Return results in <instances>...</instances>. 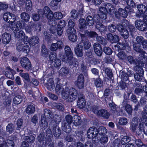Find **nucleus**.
<instances>
[{
  "instance_id": "28",
  "label": "nucleus",
  "mask_w": 147,
  "mask_h": 147,
  "mask_svg": "<svg viewBox=\"0 0 147 147\" xmlns=\"http://www.w3.org/2000/svg\"><path fill=\"white\" fill-rule=\"evenodd\" d=\"M99 18L98 15L94 14L93 18L91 16H88L86 18V21L88 25L90 26H93L95 22L97 21V19Z\"/></svg>"
},
{
  "instance_id": "52",
  "label": "nucleus",
  "mask_w": 147,
  "mask_h": 147,
  "mask_svg": "<svg viewBox=\"0 0 147 147\" xmlns=\"http://www.w3.org/2000/svg\"><path fill=\"white\" fill-rule=\"evenodd\" d=\"M99 11H100L99 14H97V15H98L100 17V20L106 19L107 18V14L108 13L106 12L105 11L101 10L100 7L99 9Z\"/></svg>"
},
{
  "instance_id": "64",
  "label": "nucleus",
  "mask_w": 147,
  "mask_h": 147,
  "mask_svg": "<svg viewBox=\"0 0 147 147\" xmlns=\"http://www.w3.org/2000/svg\"><path fill=\"white\" fill-rule=\"evenodd\" d=\"M147 100L144 97H142L138 103L141 106V107H143L144 108L145 107L146 105H147Z\"/></svg>"
},
{
  "instance_id": "60",
  "label": "nucleus",
  "mask_w": 147,
  "mask_h": 147,
  "mask_svg": "<svg viewBox=\"0 0 147 147\" xmlns=\"http://www.w3.org/2000/svg\"><path fill=\"white\" fill-rule=\"evenodd\" d=\"M103 81L100 78H96L94 81V84L97 88H100L102 86Z\"/></svg>"
},
{
  "instance_id": "43",
  "label": "nucleus",
  "mask_w": 147,
  "mask_h": 147,
  "mask_svg": "<svg viewBox=\"0 0 147 147\" xmlns=\"http://www.w3.org/2000/svg\"><path fill=\"white\" fill-rule=\"evenodd\" d=\"M75 136L77 139L79 141H84L85 139V135L82 131L76 130L75 131Z\"/></svg>"
},
{
  "instance_id": "22",
  "label": "nucleus",
  "mask_w": 147,
  "mask_h": 147,
  "mask_svg": "<svg viewBox=\"0 0 147 147\" xmlns=\"http://www.w3.org/2000/svg\"><path fill=\"white\" fill-rule=\"evenodd\" d=\"M135 26L139 31L145 32L147 30V25L141 20H137L135 21Z\"/></svg>"
},
{
  "instance_id": "19",
  "label": "nucleus",
  "mask_w": 147,
  "mask_h": 147,
  "mask_svg": "<svg viewBox=\"0 0 147 147\" xmlns=\"http://www.w3.org/2000/svg\"><path fill=\"white\" fill-rule=\"evenodd\" d=\"M83 34L79 33L80 37L83 39H88V38H96L98 34L97 33L94 31H89L86 30L83 32Z\"/></svg>"
},
{
  "instance_id": "10",
  "label": "nucleus",
  "mask_w": 147,
  "mask_h": 147,
  "mask_svg": "<svg viewBox=\"0 0 147 147\" xmlns=\"http://www.w3.org/2000/svg\"><path fill=\"white\" fill-rule=\"evenodd\" d=\"M66 23L65 21L64 20H61L58 23L57 27L55 26L53 27V30H51V33L54 35H56V34L59 36H61L63 32V29L65 26Z\"/></svg>"
},
{
  "instance_id": "33",
  "label": "nucleus",
  "mask_w": 147,
  "mask_h": 147,
  "mask_svg": "<svg viewBox=\"0 0 147 147\" xmlns=\"http://www.w3.org/2000/svg\"><path fill=\"white\" fill-rule=\"evenodd\" d=\"M83 47L81 43L78 44L74 48L75 53L78 57H82L83 56Z\"/></svg>"
},
{
  "instance_id": "32",
  "label": "nucleus",
  "mask_w": 147,
  "mask_h": 147,
  "mask_svg": "<svg viewBox=\"0 0 147 147\" xmlns=\"http://www.w3.org/2000/svg\"><path fill=\"white\" fill-rule=\"evenodd\" d=\"M78 26L79 30L81 32H83L85 30L88 25L86 20L82 18H80L79 20Z\"/></svg>"
},
{
  "instance_id": "20",
  "label": "nucleus",
  "mask_w": 147,
  "mask_h": 147,
  "mask_svg": "<svg viewBox=\"0 0 147 147\" xmlns=\"http://www.w3.org/2000/svg\"><path fill=\"white\" fill-rule=\"evenodd\" d=\"M3 20L11 25L13 24L16 20V16L13 14L7 12L5 13L3 15Z\"/></svg>"
},
{
  "instance_id": "46",
  "label": "nucleus",
  "mask_w": 147,
  "mask_h": 147,
  "mask_svg": "<svg viewBox=\"0 0 147 147\" xmlns=\"http://www.w3.org/2000/svg\"><path fill=\"white\" fill-rule=\"evenodd\" d=\"M119 24H118L116 26L115 25L113 24H110L108 26L107 29L109 32L113 33L115 32L116 30H117L119 32V33L121 34V30H119L118 29V25Z\"/></svg>"
},
{
  "instance_id": "45",
  "label": "nucleus",
  "mask_w": 147,
  "mask_h": 147,
  "mask_svg": "<svg viewBox=\"0 0 147 147\" xmlns=\"http://www.w3.org/2000/svg\"><path fill=\"white\" fill-rule=\"evenodd\" d=\"M29 45L30 47L33 46L38 44L39 42V39L37 36H32L29 40Z\"/></svg>"
},
{
  "instance_id": "62",
  "label": "nucleus",
  "mask_w": 147,
  "mask_h": 147,
  "mask_svg": "<svg viewBox=\"0 0 147 147\" xmlns=\"http://www.w3.org/2000/svg\"><path fill=\"white\" fill-rule=\"evenodd\" d=\"M7 131L8 132L9 134H11L14 131L15 127L11 123H9L6 126Z\"/></svg>"
},
{
  "instance_id": "8",
  "label": "nucleus",
  "mask_w": 147,
  "mask_h": 147,
  "mask_svg": "<svg viewBox=\"0 0 147 147\" xmlns=\"http://www.w3.org/2000/svg\"><path fill=\"white\" fill-rule=\"evenodd\" d=\"M30 19L29 14L26 12H22L20 14V20L17 22L16 25L20 28H24L27 25Z\"/></svg>"
},
{
  "instance_id": "59",
  "label": "nucleus",
  "mask_w": 147,
  "mask_h": 147,
  "mask_svg": "<svg viewBox=\"0 0 147 147\" xmlns=\"http://www.w3.org/2000/svg\"><path fill=\"white\" fill-rule=\"evenodd\" d=\"M74 21V20L73 19H70L69 20L68 23V28L67 29H69L70 30H76L74 28V27L75 25V24Z\"/></svg>"
},
{
  "instance_id": "3",
  "label": "nucleus",
  "mask_w": 147,
  "mask_h": 147,
  "mask_svg": "<svg viewBox=\"0 0 147 147\" xmlns=\"http://www.w3.org/2000/svg\"><path fill=\"white\" fill-rule=\"evenodd\" d=\"M54 115L53 112L49 109H45L44 111V114L41 116L40 125L42 129H45L48 126V121H49L53 118Z\"/></svg>"
},
{
  "instance_id": "30",
  "label": "nucleus",
  "mask_w": 147,
  "mask_h": 147,
  "mask_svg": "<svg viewBox=\"0 0 147 147\" xmlns=\"http://www.w3.org/2000/svg\"><path fill=\"white\" fill-rule=\"evenodd\" d=\"M78 99L77 100V105L80 109L84 108L86 105V102L84 96L81 94L78 95Z\"/></svg>"
},
{
  "instance_id": "12",
  "label": "nucleus",
  "mask_w": 147,
  "mask_h": 147,
  "mask_svg": "<svg viewBox=\"0 0 147 147\" xmlns=\"http://www.w3.org/2000/svg\"><path fill=\"white\" fill-rule=\"evenodd\" d=\"M65 54H61L60 57L63 62H67L74 57L73 53L69 46L66 45L65 48Z\"/></svg>"
},
{
  "instance_id": "42",
  "label": "nucleus",
  "mask_w": 147,
  "mask_h": 147,
  "mask_svg": "<svg viewBox=\"0 0 147 147\" xmlns=\"http://www.w3.org/2000/svg\"><path fill=\"white\" fill-rule=\"evenodd\" d=\"M75 136L77 139L79 141H84L85 139V135L82 131L76 130L75 131Z\"/></svg>"
},
{
  "instance_id": "37",
  "label": "nucleus",
  "mask_w": 147,
  "mask_h": 147,
  "mask_svg": "<svg viewBox=\"0 0 147 147\" xmlns=\"http://www.w3.org/2000/svg\"><path fill=\"white\" fill-rule=\"evenodd\" d=\"M11 38V35L7 32L3 33L2 35V40L4 44L7 45L10 42Z\"/></svg>"
},
{
  "instance_id": "9",
  "label": "nucleus",
  "mask_w": 147,
  "mask_h": 147,
  "mask_svg": "<svg viewBox=\"0 0 147 147\" xmlns=\"http://www.w3.org/2000/svg\"><path fill=\"white\" fill-rule=\"evenodd\" d=\"M25 28L27 32L30 34L32 32H37L40 31L41 30V25L40 23H32L25 26Z\"/></svg>"
},
{
  "instance_id": "17",
  "label": "nucleus",
  "mask_w": 147,
  "mask_h": 147,
  "mask_svg": "<svg viewBox=\"0 0 147 147\" xmlns=\"http://www.w3.org/2000/svg\"><path fill=\"white\" fill-rule=\"evenodd\" d=\"M139 60L137 59H134L133 57L131 55H129L127 56L126 60H125L126 61H127L131 64H133L136 65L135 66H140V65H142V64L145 65L147 64V63H145L146 62L142 61L141 58L140 57H138ZM142 61H144V59L142 60Z\"/></svg>"
},
{
  "instance_id": "25",
  "label": "nucleus",
  "mask_w": 147,
  "mask_h": 147,
  "mask_svg": "<svg viewBox=\"0 0 147 147\" xmlns=\"http://www.w3.org/2000/svg\"><path fill=\"white\" fill-rule=\"evenodd\" d=\"M95 129V126L90 127L88 129L87 133V136L89 139H91L93 140V139L97 137L98 136Z\"/></svg>"
},
{
  "instance_id": "16",
  "label": "nucleus",
  "mask_w": 147,
  "mask_h": 147,
  "mask_svg": "<svg viewBox=\"0 0 147 147\" xmlns=\"http://www.w3.org/2000/svg\"><path fill=\"white\" fill-rule=\"evenodd\" d=\"M141 46L137 43H135L133 45L134 49L136 52L141 54V55L140 57L141 58V60H144L142 61L146 62L145 63H147V54L143 51Z\"/></svg>"
},
{
  "instance_id": "23",
  "label": "nucleus",
  "mask_w": 147,
  "mask_h": 147,
  "mask_svg": "<svg viewBox=\"0 0 147 147\" xmlns=\"http://www.w3.org/2000/svg\"><path fill=\"white\" fill-rule=\"evenodd\" d=\"M66 32L68 35V39L72 42H76L78 39V36L76 30L67 29Z\"/></svg>"
},
{
  "instance_id": "39",
  "label": "nucleus",
  "mask_w": 147,
  "mask_h": 147,
  "mask_svg": "<svg viewBox=\"0 0 147 147\" xmlns=\"http://www.w3.org/2000/svg\"><path fill=\"white\" fill-rule=\"evenodd\" d=\"M96 126L95 131L97 133V136L98 135L102 136L105 134L107 132V129L105 127L102 126H100L98 128V126L96 125Z\"/></svg>"
},
{
  "instance_id": "40",
  "label": "nucleus",
  "mask_w": 147,
  "mask_h": 147,
  "mask_svg": "<svg viewBox=\"0 0 147 147\" xmlns=\"http://www.w3.org/2000/svg\"><path fill=\"white\" fill-rule=\"evenodd\" d=\"M37 140L42 145L45 144H47V140H48V139L47 140L45 133H40L38 136Z\"/></svg>"
},
{
  "instance_id": "5",
  "label": "nucleus",
  "mask_w": 147,
  "mask_h": 147,
  "mask_svg": "<svg viewBox=\"0 0 147 147\" xmlns=\"http://www.w3.org/2000/svg\"><path fill=\"white\" fill-rule=\"evenodd\" d=\"M129 7H125L124 9L120 8L118 9V10H116L114 12V15L116 18L120 19L121 18H127L128 14L131 15L135 13L134 9H129Z\"/></svg>"
},
{
  "instance_id": "56",
  "label": "nucleus",
  "mask_w": 147,
  "mask_h": 147,
  "mask_svg": "<svg viewBox=\"0 0 147 147\" xmlns=\"http://www.w3.org/2000/svg\"><path fill=\"white\" fill-rule=\"evenodd\" d=\"M121 80L124 81H127L129 80L128 77L127 73L124 71L120 72Z\"/></svg>"
},
{
  "instance_id": "54",
  "label": "nucleus",
  "mask_w": 147,
  "mask_h": 147,
  "mask_svg": "<svg viewBox=\"0 0 147 147\" xmlns=\"http://www.w3.org/2000/svg\"><path fill=\"white\" fill-rule=\"evenodd\" d=\"M46 133L47 138L48 139V141H49V142L48 143L51 144V138L53 136V134L51 129L49 128H47L46 131Z\"/></svg>"
},
{
  "instance_id": "6",
  "label": "nucleus",
  "mask_w": 147,
  "mask_h": 147,
  "mask_svg": "<svg viewBox=\"0 0 147 147\" xmlns=\"http://www.w3.org/2000/svg\"><path fill=\"white\" fill-rule=\"evenodd\" d=\"M61 120V117L58 116L53 120H52L50 123V125L52 127L53 135L56 138H59L61 134V129L57 125Z\"/></svg>"
},
{
  "instance_id": "7",
  "label": "nucleus",
  "mask_w": 147,
  "mask_h": 147,
  "mask_svg": "<svg viewBox=\"0 0 147 147\" xmlns=\"http://www.w3.org/2000/svg\"><path fill=\"white\" fill-rule=\"evenodd\" d=\"M144 64L140 66H135L134 69L135 70V73L134 74V76L135 80L139 82H143L144 80V70L143 67Z\"/></svg>"
},
{
  "instance_id": "48",
  "label": "nucleus",
  "mask_w": 147,
  "mask_h": 147,
  "mask_svg": "<svg viewBox=\"0 0 147 147\" xmlns=\"http://www.w3.org/2000/svg\"><path fill=\"white\" fill-rule=\"evenodd\" d=\"M80 38L81 39V42L83 43V48H84L85 50L89 49L91 46V44L88 39H83L82 37Z\"/></svg>"
},
{
  "instance_id": "58",
  "label": "nucleus",
  "mask_w": 147,
  "mask_h": 147,
  "mask_svg": "<svg viewBox=\"0 0 147 147\" xmlns=\"http://www.w3.org/2000/svg\"><path fill=\"white\" fill-rule=\"evenodd\" d=\"M23 100V98L20 95H18L15 97L13 99L14 103L18 105Z\"/></svg>"
},
{
  "instance_id": "15",
  "label": "nucleus",
  "mask_w": 147,
  "mask_h": 147,
  "mask_svg": "<svg viewBox=\"0 0 147 147\" xmlns=\"http://www.w3.org/2000/svg\"><path fill=\"white\" fill-rule=\"evenodd\" d=\"M50 20L49 21V24L51 26H56L57 22L56 20L61 19L63 17L62 13L58 11L53 13Z\"/></svg>"
},
{
  "instance_id": "53",
  "label": "nucleus",
  "mask_w": 147,
  "mask_h": 147,
  "mask_svg": "<svg viewBox=\"0 0 147 147\" xmlns=\"http://www.w3.org/2000/svg\"><path fill=\"white\" fill-rule=\"evenodd\" d=\"M96 40L98 43L105 45L107 44V42L106 40L104 38L100 36L97 35L96 38Z\"/></svg>"
},
{
  "instance_id": "14",
  "label": "nucleus",
  "mask_w": 147,
  "mask_h": 147,
  "mask_svg": "<svg viewBox=\"0 0 147 147\" xmlns=\"http://www.w3.org/2000/svg\"><path fill=\"white\" fill-rule=\"evenodd\" d=\"M38 12L40 15H42V18H47L48 20L49 21L50 20L53 13L47 6H45L43 9H39Z\"/></svg>"
},
{
  "instance_id": "47",
  "label": "nucleus",
  "mask_w": 147,
  "mask_h": 147,
  "mask_svg": "<svg viewBox=\"0 0 147 147\" xmlns=\"http://www.w3.org/2000/svg\"><path fill=\"white\" fill-rule=\"evenodd\" d=\"M109 113L105 109H102L99 110L98 116L102 117L108 119L109 116Z\"/></svg>"
},
{
  "instance_id": "29",
  "label": "nucleus",
  "mask_w": 147,
  "mask_h": 147,
  "mask_svg": "<svg viewBox=\"0 0 147 147\" xmlns=\"http://www.w3.org/2000/svg\"><path fill=\"white\" fill-rule=\"evenodd\" d=\"M136 40L137 43L141 45L144 49H147V39H145L142 36H138L136 37Z\"/></svg>"
},
{
  "instance_id": "11",
  "label": "nucleus",
  "mask_w": 147,
  "mask_h": 147,
  "mask_svg": "<svg viewBox=\"0 0 147 147\" xmlns=\"http://www.w3.org/2000/svg\"><path fill=\"white\" fill-rule=\"evenodd\" d=\"M137 6L138 11L137 12L135 13L134 16L137 18H140L145 14H147V4L141 3Z\"/></svg>"
},
{
  "instance_id": "1",
  "label": "nucleus",
  "mask_w": 147,
  "mask_h": 147,
  "mask_svg": "<svg viewBox=\"0 0 147 147\" xmlns=\"http://www.w3.org/2000/svg\"><path fill=\"white\" fill-rule=\"evenodd\" d=\"M55 92L58 95L61 94L63 99H67L71 102L75 100L78 95V90L75 88H72L69 89L67 87L64 90L63 84L60 83L56 85Z\"/></svg>"
},
{
  "instance_id": "51",
  "label": "nucleus",
  "mask_w": 147,
  "mask_h": 147,
  "mask_svg": "<svg viewBox=\"0 0 147 147\" xmlns=\"http://www.w3.org/2000/svg\"><path fill=\"white\" fill-rule=\"evenodd\" d=\"M104 71L106 75L110 80H112V78H114L112 69L108 67H105L104 68Z\"/></svg>"
},
{
  "instance_id": "35",
  "label": "nucleus",
  "mask_w": 147,
  "mask_h": 147,
  "mask_svg": "<svg viewBox=\"0 0 147 147\" xmlns=\"http://www.w3.org/2000/svg\"><path fill=\"white\" fill-rule=\"evenodd\" d=\"M96 22L94 23L95 24V28L99 32H104L106 28L105 26L102 24L103 21L102 20H100V17Z\"/></svg>"
},
{
  "instance_id": "31",
  "label": "nucleus",
  "mask_w": 147,
  "mask_h": 147,
  "mask_svg": "<svg viewBox=\"0 0 147 147\" xmlns=\"http://www.w3.org/2000/svg\"><path fill=\"white\" fill-rule=\"evenodd\" d=\"M6 132L4 129L3 127L0 125V147H3V146L5 143V138L7 136Z\"/></svg>"
},
{
  "instance_id": "27",
  "label": "nucleus",
  "mask_w": 147,
  "mask_h": 147,
  "mask_svg": "<svg viewBox=\"0 0 147 147\" xmlns=\"http://www.w3.org/2000/svg\"><path fill=\"white\" fill-rule=\"evenodd\" d=\"M122 105L124 107V109L129 116H131L133 109L131 105L128 103L127 99H124L122 103Z\"/></svg>"
},
{
  "instance_id": "55",
  "label": "nucleus",
  "mask_w": 147,
  "mask_h": 147,
  "mask_svg": "<svg viewBox=\"0 0 147 147\" xmlns=\"http://www.w3.org/2000/svg\"><path fill=\"white\" fill-rule=\"evenodd\" d=\"M127 5L126 7H129L132 9H134L133 8H135L136 5L133 0H127L126 1Z\"/></svg>"
},
{
  "instance_id": "49",
  "label": "nucleus",
  "mask_w": 147,
  "mask_h": 147,
  "mask_svg": "<svg viewBox=\"0 0 147 147\" xmlns=\"http://www.w3.org/2000/svg\"><path fill=\"white\" fill-rule=\"evenodd\" d=\"M25 111L28 115L32 114L35 111V107L32 105H29L26 109Z\"/></svg>"
},
{
  "instance_id": "50",
  "label": "nucleus",
  "mask_w": 147,
  "mask_h": 147,
  "mask_svg": "<svg viewBox=\"0 0 147 147\" xmlns=\"http://www.w3.org/2000/svg\"><path fill=\"white\" fill-rule=\"evenodd\" d=\"M19 75L24 83L29 82L30 81L29 75L28 73L20 72Z\"/></svg>"
},
{
  "instance_id": "41",
  "label": "nucleus",
  "mask_w": 147,
  "mask_h": 147,
  "mask_svg": "<svg viewBox=\"0 0 147 147\" xmlns=\"http://www.w3.org/2000/svg\"><path fill=\"white\" fill-rule=\"evenodd\" d=\"M47 89L49 90L52 91L55 88V85L53 79L49 78L46 84Z\"/></svg>"
},
{
  "instance_id": "36",
  "label": "nucleus",
  "mask_w": 147,
  "mask_h": 147,
  "mask_svg": "<svg viewBox=\"0 0 147 147\" xmlns=\"http://www.w3.org/2000/svg\"><path fill=\"white\" fill-rule=\"evenodd\" d=\"M7 71L5 72V74L8 78L11 80L14 79V75L16 74V71L11 68L10 66L6 68Z\"/></svg>"
},
{
  "instance_id": "4",
  "label": "nucleus",
  "mask_w": 147,
  "mask_h": 147,
  "mask_svg": "<svg viewBox=\"0 0 147 147\" xmlns=\"http://www.w3.org/2000/svg\"><path fill=\"white\" fill-rule=\"evenodd\" d=\"M118 26V29L121 30V36L125 39L128 38L129 33L131 35L133 36L135 30V26L132 24H129L125 27L119 24Z\"/></svg>"
},
{
  "instance_id": "26",
  "label": "nucleus",
  "mask_w": 147,
  "mask_h": 147,
  "mask_svg": "<svg viewBox=\"0 0 147 147\" xmlns=\"http://www.w3.org/2000/svg\"><path fill=\"white\" fill-rule=\"evenodd\" d=\"M63 48V43L61 40H58L57 43H52L50 47V50L53 51L57 50L58 49L59 50Z\"/></svg>"
},
{
  "instance_id": "18",
  "label": "nucleus",
  "mask_w": 147,
  "mask_h": 147,
  "mask_svg": "<svg viewBox=\"0 0 147 147\" xmlns=\"http://www.w3.org/2000/svg\"><path fill=\"white\" fill-rule=\"evenodd\" d=\"M22 67L24 69L29 71L32 68V64L29 59L27 57H23L20 60Z\"/></svg>"
},
{
  "instance_id": "57",
  "label": "nucleus",
  "mask_w": 147,
  "mask_h": 147,
  "mask_svg": "<svg viewBox=\"0 0 147 147\" xmlns=\"http://www.w3.org/2000/svg\"><path fill=\"white\" fill-rule=\"evenodd\" d=\"M32 3L30 0H26V9L27 12L31 11L32 9Z\"/></svg>"
},
{
  "instance_id": "34",
  "label": "nucleus",
  "mask_w": 147,
  "mask_h": 147,
  "mask_svg": "<svg viewBox=\"0 0 147 147\" xmlns=\"http://www.w3.org/2000/svg\"><path fill=\"white\" fill-rule=\"evenodd\" d=\"M94 49L95 54L99 57L101 56L103 53V50L100 44L95 43L94 45Z\"/></svg>"
},
{
  "instance_id": "2",
  "label": "nucleus",
  "mask_w": 147,
  "mask_h": 147,
  "mask_svg": "<svg viewBox=\"0 0 147 147\" xmlns=\"http://www.w3.org/2000/svg\"><path fill=\"white\" fill-rule=\"evenodd\" d=\"M115 50L118 51L119 53L117 54V56L119 59L124 61L126 60L127 55L122 50H125L126 52L128 53L131 50V48L127 42H122L118 43L117 45H114Z\"/></svg>"
},
{
  "instance_id": "38",
  "label": "nucleus",
  "mask_w": 147,
  "mask_h": 147,
  "mask_svg": "<svg viewBox=\"0 0 147 147\" xmlns=\"http://www.w3.org/2000/svg\"><path fill=\"white\" fill-rule=\"evenodd\" d=\"M71 124L67 123L65 122H63L62 123L61 128L63 131L66 133L69 134L71 131Z\"/></svg>"
},
{
  "instance_id": "44",
  "label": "nucleus",
  "mask_w": 147,
  "mask_h": 147,
  "mask_svg": "<svg viewBox=\"0 0 147 147\" xmlns=\"http://www.w3.org/2000/svg\"><path fill=\"white\" fill-rule=\"evenodd\" d=\"M67 63L69 64L70 67L72 68L74 67L77 68L79 65L78 59L74 57L72 58L71 59L67 61Z\"/></svg>"
},
{
  "instance_id": "21",
  "label": "nucleus",
  "mask_w": 147,
  "mask_h": 147,
  "mask_svg": "<svg viewBox=\"0 0 147 147\" xmlns=\"http://www.w3.org/2000/svg\"><path fill=\"white\" fill-rule=\"evenodd\" d=\"M85 78L83 75L81 74L78 77L77 80L75 82L76 86L80 89L83 88L84 87Z\"/></svg>"
},
{
  "instance_id": "61",
  "label": "nucleus",
  "mask_w": 147,
  "mask_h": 147,
  "mask_svg": "<svg viewBox=\"0 0 147 147\" xmlns=\"http://www.w3.org/2000/svg\"><path fill=\"white\" fill-rule=\"evenodd\" d=\"M5 143L3 146V147L4 145L5 146V147H13L14 146V142L11 140H8L7 142L5 138Z\"/></svg>"
},
{
  "instance_id": "13",
  "label": "nucleus",
  "mask_w": 147,
  "mask_h": 147,
  "mask_svg": "<svg viewBox=\"0 0 147 147\" xmlns=\"http://www.w3.org/2000/svg\"><path fill=\"white\" fill-rule=\"evenodd\" d=\"M11 28L13 32L15 39L21 41L24 38L25 34L23 31L20 30L24 28H20L16 25H15L14 27H11Z\"/></svg>"
},
{
  "instance_id": "63",
  "label": "nucleus",
  "mask_w": 147,
  "mask_h": 147,
  "mask_svg": "<svg viewBox=\"0 0 147 147\" xmlns=\"http://www.w3.org/2000/svg\"><path fill=\"white\" fill-rule=\"evenodd\" d=\"M134 141L135 143L138 147H147V145L144 144L141 139H135Z\"/></svg>"
},
{
  "instance_id": "24",
  "label": "nucleus",
  "mask_w": 147,
  "mask_h": 147,
  "mask_svg": "<svg viewBox=\"0 0 147 147\" xmlns=\"http://www.w3.org/2000/svg\"><path fill=\"white\" fill-rule=\"evenodd\" d=\"M101 10L104 11L108 12L110 14H113L114 13L117 9L113 6V5L110 3H107L105 5V7H101Z\"/></svg>"
}]
</instances>
